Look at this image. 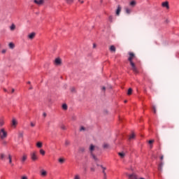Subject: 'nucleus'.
I'll use <instances>...</instances> for the list:
<instances>
[{"label": "nucleus", "mask_w": 179, "mask_h": 179, "mask_svg": "<svg viewBox=\"0 0 179 179\" xmlns=\"http://www.w3.org/2000/svg\"><path fill=\"white\" fill-rule=\"evenodd\" d=\"M129 58H128V61H129L130 62V65L131 66V71H133V72H134V73H138V69L136 68V66L135 65V63H134V62H132L133 59H135L136 58V56H135V53L132 52H129Z\"/></svg>", "instance_id": "obj_1"}, {"label": "nucleus", "mask_w": 179, "mask_h": 179, "mask_svg": "<svg viewBox=\"0 0 179 179\" xmlns=\"http://www.w3.org/2000/svg\"><path fill=\"white\" fill-rule=\"evenodd\" d=\"M96 146H94L93 144H91L90 146V155L92 156V159H94V162H99V159H97V157L93 154V152L94 151Z\"/></svg>", "instance_id": "obj_2"}, {"label": "nucleus", "mask_w": 179, "mask_h": 179, "mask_svg": "<svg viewBox=\"0 0 179 179\" xmlns=\"http://www.w3.org/2000/svg\"><path fill=\"white\" fill-rule=\"evenodd\" d=\"M8 137V132L5 131V129H0V138L1 139H5Z\"/></svg>", "instance_id": "obj_3"}, {"label": "nucleus", "mask_w": 179, "mask_h": 179, "mask_svg": "<svg viewBox=\"0 0 179 179\" xmlns=\"http://www.w3.org/2000/svg\"><path fill=\"white\" fill-rule=\"evenodd\" d=\"M31 159L33 162H36V160L38 159V157L37 156V152L34 151L31 153Z\"/></svg>", "instance_id": "obj_4"}, {"label": "nucleus", "mask_w": 179, "mask_h": 179, "mask_svg": "<svg viewBox=\"0 0 179 179\" xmlns=\"http://www.w3.org/2000/svg\"><path fill=\"white\" fill-rule=\"evenodd\" d=\"M6 159L8 160V164H10L11 167H13L15 164L12 162V155L10 154H8Z\"/></svg>", "instance_id": "obj_5"}, {"label": "nucleus", "mask_w": 179, "mask_h": 179, "mask_svg": "<svg viewBox=\"0 0 179 179\" xmlns=\"http://www.w3.org/2000/svg\"><path fill=\"white\" fill-rule=\"evenodd\" d=\"M62 64V60L61 59V58L57 57L55 59V64L57 66H59Z\"/></svg>", "instance_id": "obj_6"}, {"label": "nucleus", "mask_w": 179, "mask_h": 179, "mask_svg": "<svg viewBox=\"0 0 179 179\" xmlns=\"http://www.w3.org/2000/svg\"><path fill=\"white\" fill-rule=\"evenodd\" d=\"M101 168L102 169V173L103 174V178L107 179V173H106V170H107V168L103 166V165H101Z\"/></svg>", "instance_id": "obj_7"}, {"label": "nucleus", "mask_w": 179, "mask_h": 179, "mask_svg": "<svg viewBox=\"0 0 179 179\" xmlns=\"http://www.w3.org/2000/svg\"><path fill=\"white\" fill-rule=\"evenodd\" d=\"M27 160V155L23 154L21 157V163L22 164H24V162Z\"/></svg>", "instance_id": "obj_8"}, {"label": "nucleus", "mask_w": 179, "mask_h": 179, "mask_svg": "<svg viewBox=\"0 0 179 179\" xmlns=\"http://www.w3.org/2000/svg\"><path fill=\"white\" fill-rule=\"evenodd\" d=\"M16 125H17V120L13 117L11 122V127L16 128Z\"/></svg>", "instance_id": "obj_9"}, {"label": "nucleus", "mask_w": 179, "mask_h": 179, "mask_svg": "<svg viewBox=\"0 0 179 179\" xmlns=\"http://www.w3.org/2000/svg\"><path fill=\"white\" fill-rule=\"evenodd\" d=\"M34 3L36 5H43L44 3V0H34Z\"/></svg>", "instance_id": "obj_10"}, {"label": "nucleus", "mask_w": 179, "mask_h": 179, "mask_svg": "<svg viewBox=\"0 0 179 179\" xmlns=\"http://www.w3.org/2000/svg\"><path fill=\"white\" fill-rule=\"evenodd\" d=\"M35 37L36 34L34 32H32L28 35V38H29V40H33V38H34Z\"/></svg>", "instance_id": "obj_11"}, {"label": "nucleus", "mask_w": 179, "mask_h": 179, "mask_svg": "<svg viewBox=\"0 0 179 179\" xmlns=\"http://www.w3.org/2000/svg\"><path fill=\"white\" fill-rule=\"evenodd\" d=\"M162 6L164 8H166V9H169L170 7L169 6V2L168 1H165L162 3Z\"/></svg>", "instance_id": "obj_12"}, {"label": "nucleus", "mask_w": 179, "mask_h": 179, "mask_svg": "<svg viewBox=\"0 0 179 179\" xmlns=\"http://www.w3.org/2000/svg\"><path fill=\"white\" fill-rule=\"evenodd\" d=\"M115 13L117 16H120V13H121V6H118Z\"/></svg>", "instance_id": "obj_13"}, {"label": "nucleus", "mask_w": 179, "mask_h": 179, "mask_svg": "<svg viewBox=\"0 0 179 179\" xmlns=\"http://www.w3.org/2000/svg\"><path fill=\"white\" fill-rule=\"evenodd\" d=\"M5 157H7V155H6L3 153L0 154L1 160H3V162H5V160H6Z\"/></svg>", "instance_id": "obj_14"}, {"label": "nucleus", "mask_w": 179, "mask_h": 179, "mask_svg": "<svg viewBox=\"0 0 179 179\" xmlns=\"http://www.w3.org/2000/svg\"><path fill=\"white\" fill-rule=\"evenodd\" d=\"M109 50H110V51L111 52H115V51H116L115 46H114V45H110Z\"/></svg>", "instance_id": "obj_15"}, {"label": "nucleus", "mask_w": 179, "mask_h": 179, "mask_svg": "<svg viewBox=\"0 0 179 179\" xmlns=\"http://www.w3.org/2000/svg\"><path fill=\"white\" fill-rule=\"evenodd\" d=\"M5 125V120L3 118L1 117L0 118V127H3Z\"/></svg>", "instance_id": "obj_16"}, {"label": "nucleus", "mask_w": 179, "mask_h": 179, "mask_svg": "<svg viewBox=\"0 0 179 179\" xmlns=\"http://www.w3.org/2000/svg\"><path fill=\"white\" fill-rule=\"evenodd\" d=\"M158 170L159 171H163V162H161L158 166Z\"/></svg>", "instance_id": "obj_17"}, {"label": "nucleus", "mask_w": 179, "mask_h": 179, "mask_svg": "<svg viewBox=\"0 0 179 179\" xmlns=\"http://www.w3.org/2000/svg\"><path fill=\"white\" fill-rule=\"evenodd\" d=\"M41 176H42V177H45L47 176V172L45 170H42L41 171Z\"/></svg>", "instance_id": "obj_18"}, {"label": "nucleus", "mask_w": 179, "mask_h": 179, "mask_svg": "<svg viewBox=\"0 0 179 179\" xmlns=\"http://www.w3.org/2000/svg\"><path fill=\"white\" fill-rule=\"evenodd\" d=\"M8 47L9 48H10L11 50H13L15 48V44L13 43H10L8 44Z\"/></svg>", "instance_id": "obj_19"}, {"label": "nucleus", "mask_w": 179, "mask_h": 179, "mask_svg": "<svg viewBox=\"0 0 179 179\" xmlns=\"http://www.w3.org/2000/svg\"><path fill=\"white\" fill-rule=\"evenodd\" d=\"M129 179H138L135 174L129 175Z\"/></svg>", "instance_id": "obj_20"}, {"label": "nucleus", "mask_w": 179, "mask_h": 179, "mask_svg": "<svg viewBox=\"0 0 179 179\" xmlns=\"http://www.w3.org/2000/svg\"><path fill=\"white\" fill-rule=\"evenodd\" d=\"M36 146H37V148H43V143H41V142H38L37 143H36Z\"/></svg>", "instance_id": "obj_21"}, {"label": "nucleus", "mask_w": 179, "mask_h": 179, "mask_svg": "<svg viewBox=\"0 0 179 179\" xmlns=\"http://www.w3.org/2000/svg\"><path fill=\"white\" fill-rule=\"evenodd\" d=\"M70 91L71 93H76V88H75L74 87H71L70 88Z\"/></svg>", "instance_id": "obj_22"}, {"label": "nucleus", "mask_w": 179, "mask_h": 179, "mask_svg": "<svg viewBox=\"0 0 179 179\" xmlns=\"http://www.w3.org/2000/svg\"><path fill=\"white\" fill-rule=\"evenodd\" d=\"M23 134H24L23 131H19V133H18V138L22 139V138H23Z\"/></svg>", "instance_id": "obj_23"}, {"label": "nucleus", "mask_w": 179, "mask_h": 179, "mask_svg": "<svg viewBox=\"0 0 179 179\" xmlns=\"http://www.w3.org/2000/svg\"><path fill=\"white\" fill-rule=\"evenodd\" d=\"M118 155L122 159H124V157H125V153L124 152H118Z\"/></svg>", "instance_id": "obj_24"}, {"label": "nucleus", "mask_w": 179, "mask_h": 179, "mask_svg": "<svg viewBox=\"0 0 179 179\" xmlns=\"http://www.w3.org/2000/svg\"><path fill=\"white\" fill-rule=\"evenodd\" d=\"M62 108L63 110H68V105H66V103H64L62 105Z\"/></svg>", "instance_id": "obj_25"}, {"label": "nucleus", "mask_w": 179, "mask_h": 179, "mask_svg": "<svg viewBox=\"0 0 179 179\" xmlns=\"http://www.w3.org/2000/svg\"><path fill=\"white\" fill-rule=\"evenodd\" d=\"M59 162H60L61 164H63V163H65V159L64 158H59Z\"/></svg>", "instance_id": "obj_26"}, {"label": "nucleus", "mask_w": 179, "mask_h": 179, "mask_svg": "<svg viewBox=\"0 0 179 179\" xmlns=\"http://www.w3.org/2000/svg\"><path fill=\"white\" fill-rule=\"evenodd\" d=\"M10 30L12 31H13V30H15V29H16V26L15 25V24H13L10 27Z\"/></svg>", "instance_id": "obj_27"}, {"label": "nucleus", "mask_w": 179, "mask_h": 179, "mask_svg": "<svg viewBox=\"0 0 179 179\" xmlns=\"http://www.w3.org/2000/svg\"><path fill=\"white\" fill-rule=\"evenodd\" d=\"M128 96H131L132 94V88H129L127 91Z\"/></svg>", "instance_id": "obj_28"}, {"label": "nucleus", "mask_w": 179, "mask_h": 179, "mask_svg": "<svg viewBox=\"0 0 179 179\" xmlns=\"http://www.w3.org/2000/svg\"><path fill=\"white\" fill-rule=\"evenodd\" d=\"M74 0H66V3H69V5H71L73 3Z\"/></svg>", "instance_id": "obj_29"}, {"label": "nucleus", "mask_w": 179, "mask_h": 179, "mask_svg": "<svg viewBox=\"0 0 179 179\" xmlns=\"http://www.w3.org/2000/svg\"><path fill=\"white\" fill-rule=\"evenodd\" d=\"M125 10H126V13H127V15H129V13H131V10L128 8H126Z\"/></svg>", "instance_id": "obj_30"}, {"label": "nucleus", "mask_w": 179, "mask_h": 179, "mask_svg": "<svg viewBox=\"0 0 179 179\" xmlns=\"http://www.w3.org/2000/svg\"><path fill=\"white\" fill-rule=\"evenodd\" d=\"M64 145H65V146H69V145H71V142H69V141H68V140H66Z\"/></svg>", "instance_id": "obj_31"}, {"label": "nucleus", "mask_w": 179, "mask_h": 179, "mask_svg": "<svg viewBox=\"0 0 179 179\" xmlns=\"http://www.w3.org/2000/svg\"><path fill=\"white\" fill-rule=\"evenodd\" d=\"M135 5H136V1H132L130 2V6H135Z\"/></svg>", "instance_id": "obj_32"}, {"label": "nucleus", "mask_w": 179, "mask_h": 179, "mask_svg": "<svg viewBox=\"0 0 179 179\" xmlns=\"http://www.w3.org/2000/svg\"><path fill=\"white\" fill-rule=\"evenodd\" d=\"M40 153H41V155H42V156H44V155H45V151H44V150H43V149H41Z\"/></svg>", "instance_id": "obj_33"}, {"label": "nucleus", "mask_w": 179, "mask_h": 179, "mask_svg": "<svg viewBox=\"0 0 179 179\" xmlns=\"http://www.w3.org/2000/svg\"><path fill=\"white\" fill-rule=\"evenodd\" d=\"M113 16L112 15H110L109 17H108V21L110 22V23H113Z\"/></svg>", "instance_id": "obj_34"}, {"label": "nucleus", "mask_w": 179, "mask_h": 179, "mask_svg": "<svg viewBox=\"0 0 179 179\" xmlns=\"http://www.w3.org/2000/svg\"><path fill=\"white\" fill-rule=\"evenodd\" d=\"M135 138V134H132L130 136H129V139L131 141V139H134Z\"/></svg>", "instance_id": "obj_35"}, {"label": "nucleus", "mask_w": 179, "mask_h": 179, "mask_svg": "<svg viewBox=\"0 0 179 179\" xmlns=\"http://www.w3.org/2000/svg\"><path fill=\"white\" fill-rule=\"evenodd\" d=\"M79 152H80L81 153H83V152H85V148H80Z\"/></svg>", "instance_id": "obj_36"}, {"label": "nucleus", "mask_w": 179, "mask_h": 179, "mask_svg": "<svg viewBox=\"0 0 179 179\" xmlns=\"http://www.w3.org/2000/svg\"><path fill=\"white\" fill-rule=\"evenodd\" d=\"M103 148L104 149L108 148V144L104 143L103 145Z\"/></svg>", "instance_id": "obj_37"}, {"label": "nucleus", "mask_w": 179, "mask_h": 179, "mask_svg": "<svg viewBox=\"0 0 179 179\" xmlns=\"http://www.w3.org/2000/svg\"><path fill=\"white\" fill-rule=\"evenodd\" d=\"M80 131H86V128H85V127L82 126L80 128Z\"/></svg>", "instance_id": "obj_38"}, {"label": "nucleus", "mask_w": 179, "mask_h": 179, "mask_svg": "<svg viewBox=\"0 0 179 179\" xmlns=\"http://www.w3.org/2000/svg\"><path fill=\"white\" fill-rule=\"evenodd\" d=\"M74 179H80V176H79V175H76V176H74Z\"/></svg>", "instance_id": "obj_39"}, {"label": "nucleus", "mask_w": 179, "mask_h": 179, "mask_svg": "<svg viewBox=\"0 0 179 179\" xmlns=\"http://www.w3.org/2000/svg\"><path fill=\"white\" fill-rule=\"evenodd\" d=\"M152 109H153V111H154V114H156V106H153Z\"/></svg>", "instance_id": "obj_40"}, {"label": "nucleus", "mask_w": 179, "mask_h": 179, "mask_svg": "<svg viewBox=\"0 0 179 179\" xmlns=\"http://www.w3.org/2000/svg\"><path fill=\"white\" fill-rule=\"evenodd\" d=\"M30 124H31V127H36V124H34L33 122H31V123H30Z\"/></svg>", "instance_id": "obj_41"}, {"label": "nucleus", "mask_w": 179, "mask_h": 179, "mask_svg": "<svg viewBox=\"0 0 179 179\" xmlns=\"http://www.w3.org/2000/svg\"><path fill=\"white\" fill-rule=\"evenodd\" d=\"M6 52V49H3L1 50L2 54H5Z\"/></svg>", "instance_id": "obj_42"}, {"label": "nucleus", "mask_w": 179, "mask_h": 179, "mask_svg": "<svg viewBox=\"0 0 179 179\" xmlns=\"http://www.w3.org/2000/svg\"><path fill=\"white\" fill-rule=\"evenodd\" d=\"M153 142H155V140H150L148 141V143H150V145H151V143H153Z\"/></svg>", "instance_id": "obj_43"}, {"label": "nucleus", "mask_w": 179, "mask_h": 179, "mask_svg": "<svg viewBox=\"0 0 179 179\" xmlns=\"http://www.w3.org/2000/svg\"><path fill=\"white\" fill-rule=\"evenodd\" d=\"M101 90L102 92H106V87H102Z\"/></svg>", "instance_id": "obj_44"}, {"label": "nucleus", "mask_w": 179, "mask_h": 179, "mask_svg": "<svg viewBox=\"0 0 179 179\" xmlns=\"http://www.w3.org/2000/svg\"><path fill=\"white\" fill-rule=\"evenodd\" d=\"M62 129H64L65 131L66 129V127L64 125H63L62 126Z\"/></svg>", "instance_id": "obj_45"}, {"label": "nucleus", "mask_w": 179, "mask_h": 179, "mask_svg": "<svg viewBox=\"0 0 179 179\" xmlns=\"http://www.w3.org/2000/svg\"><path fill=\"white\" fill-rule=\"evenodd\" d=\"M90 170H91V171H92L93 173H94V171H95L94 168H90Z\"/></svg>", "instance_id": "obj_46"}, {"label": "nucleus", "mask_w": 179, "mask_h": 179, "mask_svg": "<svg viewBox=\"0 0 179 179\" xmlns=\"http://www.w3.org/2000/svg\"><path fill=\"white\" fill-rule=\"evenodd\" d=\"M21 179H29V178H27V176H22Z\"/></svg>", "instance_id": "obj_47"}, {"label": "nucleus", "mask_w": 179, "mask_h": 179, "mask_svg": "<svg viewBox=\"0 0 179 179\" xmlns=\"http://www.w3.org/2000/svg\"><path fill=\"white\" fill-rule=\"evenodd\" d=\"M78 2H80L81 3H85V1L83 0H78Z\"/></svg>", "instance_id": "obj_48"}, {"label": "nucleus", "mask_w": 179, "mask_h": 179, "mask_svg": "<svg viewBox=\"0 0 179 179\" xmlns=\"http://www.w3.org/2000/svg\"><path fill=\"white\" fill-rule=\"evenodd\" d=\"M43 117H47V113H44L43 114Z\"/></svg>", "instance_id": "obj_49"}, {"label": "nucleus", "mask_w": 179, "mask_h": 179, "mask_svg": "<svg viewBox=\"0 0 179 179\" xmlns=\"http://www.w3.org/2000/svg\"><path fill=\"white\" fill-rule=\"evenodd\" d=\"M96 43H94L93 44V48H96Z\"/></svg>", "instance_id": "obj_50"}, {"label": "nucleus", "mask_w": 179, "mask_h": 179, "mask_svg": "<svg viewBox=\"0 0 179 179\" xmlns=\"http://www.w3.org/2000/svg\"><path fill=\"white\" fill-rule=\"evenodd\" d=\"M164 158V157L162 155V156H161L160 159L163 160Z\"/></svg>", "instance_id": "obj_51"}, {"label": "nucleus", "mask_w": 179, "mask_h": 179, "mask_svg": "<svg viewBox=\"0 0 179 179\" xmlns=\"http://www.w3.org/2000/svg\"><path fill=\"white\" fill-rule=\"evenodd\" d=\"M11 93H15V89H12Z\"/></svg>", "instance_id": "obj_52"}, {"label": "nucleus", "mask_w": 179, "mask_h": 179, "mask_svg": "<svg viewBox=\"0 0 179 179\" xmlns=\"http://www.w3.org/2000/svg\"><path fill=\"white\" fill-rule=\"evenodd\" d=\"M33 89V87H29V90H31Z\"/></svg>", "instance_id": "obj_53"}, {"label": "nucleus", "mask_w": 179, "mask_h": 179, "mask_svg": "<svg viewBox=\"0 0 179 179\" xmlns=\"http://www.w3.org/2000/svg\"><path fill=\"white\" fill-rule=\"evenodd\" d=\"M96 166L101 167V165H99V164H96Z\"/></svg>", "instance_id": "obj_54"}, {"label": "nucleus", "mask_w": 179, "mask_h": 179, "mask_svg": "<svg viewBox=\"0 0 179 179\" xmlns=\"http://www.w3.org/2000/svg\"><path fill=\"white\" fill-rule=\"evenodd\" d=\"M3 90H4V92H8V90H6V89H4Z\"/></svg>", "instance_id": "obj_55"}, {"label": "nucleus", "mask_w": 179, "mask_h": 179, "mask_svg": "<svg viewBox=\"0 0 179 179\" xmlns=\"http://www.w3.org/2000/svg\"><path fill=\"white\" fill-rule=\"evenodd\" d=\"M27 83H28V85H30L31 83H30V81H29Z\"/></svg>", "instance_id": "obj_56"}, {"label": "nucleus", "mask_w": 179, "mask_h": 179, "mask_svg": "<svg viewBox=\"0 0 179 179\" xmlns=\"http://www.w3.org/2000/svg\"><path fill=\"white\" fill-rule=\"evenodd\" d=\"M150 148H153V145H150Z\"/></svg>", "instance_id": "obj_57"}, {"label": "nucleus", "mask_w": 179, "mask_h": 179, "mask_svg": "<svg viewBox=\"0 0 179 179\" xmlns=\"http://www.w3.org/2000/svg\"><path fill=\"white\" fill-rule=\"evenodd\" d=\"M3 143H4L5 145H6V142H4Z\"/></svg>", "instance_id": "obj_58"}, {"label": "nucleus", "mask_w": 179, "mask_h": 179, "mask_svg": "<svg viewBox=\"0 0 179 179\" xmlns=\"http://www.w3.org/2000/svg\"><path fill=\"white\" fill-rule=\"evenodd\" d=\"M124 103H127V101H124Z\"/></svg>", "instance_id": "obj_59"}, {"label": "nucleus", "mask_w": 179, "mask_h": 179, "mask_svg": "<svg viewBox=\"0 0 179 179\" xmlns=\"http://www.w3.org/2000/svg\"><path fill=\"white\" fill-rule=\"evenodd\" d=\"M0 48H1V44H0Z\"/></svg>", "instance_id": "obj_60"}, {"label": "nucleus", "mask_w": 179, "mask_h": 179, "mask_svg": "<svg viewBox=\"0 0 179 179\" xmlns=\"http://www.w3.org/2000/svg\"><path fill=\"white\" fill-rule=\"evenodd\" d=\"M85 171H86V169H85Z\"/></svg>", "instance_id": "obj_61"}]
</instances>
